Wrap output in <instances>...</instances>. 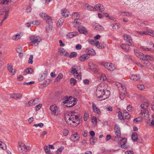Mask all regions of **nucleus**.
<instances>
[{"label":"nucleus","mask_w":154,"mask_h":154,"mask_svg":"<svg viewBox=\"0 0 154 154\" xmlns=\"http://www.w3.org/2000/svg\"><path fill=\"white\" fill-rule=\"evenodd\" d=\"M63 22V19L61 18L59 20L57 23V27L61 26Z\"/></svg>","instance_id":"40"},{"label":"nucleus","mask_w":154,"mask_h":154,"mask_svg":"<svg viewBox=\"0 0 154 154\" xmlns=\"http://www.w3.org/2000/svg\"><path fill=\"white\" fill-rule=\"evenodd\" d=\"M48 74V70L46 69L42 74H41L38 78V80L41 81L44 80Z\"/></svg>","instance_id":"15"},{"label":"nucleus","mask_w":154,"mask_h":154,"mask_svg":"<svg viewBox=\"0 0 154 154\" xmlns=\"http://www.w3.org/2000/svg\"><path fill=\"white\" fill-rule=\"evenodd\" d=\"M127 141V139L125 138H122L120 140L119 145L122 148L125 149L128 148V146L125 145Z\"/></svg>","instance_id":"9"},{"label":"nucleus","mask_w":154,"mask_h":154,"mask_svg":"<svg viewBox=\"0 0 154 154\" xmlns=\"http://www.w3.org/2000/svg\"><path fill=\"white\" fill-rule=\"evenodd\" d=\"M76 113L73 111L68 112L64 115V119L68 125L71 127H76L80 123L81 117L76 115Z\"/></svg>","instance_id":"1"},{"label":"nucleus","mask_w":154,"mask_h":154,"mask_svg":"<svg viewBox=\"0 0 154 154\" xmlns=\"http://www.w3.org/2000/svg\"><path fill=\"white\" fill-rule=\"evenodd\" d=\"M154 60V58L152 56L146 55H144L143 60L148 61V60L153 61Z\"/></svg>","instance_id":"27"},{"label":"nucleus","mask_w":154,"mask_h":154,"mask_svg":"<svg viewBox=\"0 0 154 154\" xmlns=\"http://www.w3.org/2000/svg\"><path fill=\"white\" fill-rule=\"evenodd\" d=\"M140 114L142 116L144 117L145 119H147L149 117V112L147 110H141Z\"/></svg>","instance_id":"17"},{"label":"nucleus","mask_w":154,"mask_h":154,"mask_svg":"<svg viewBox=\"0 0 154 154\" xmlns=\"http://www.w3.org/2000/svg\"><path fill=\"white\" fill-rule=\"evenodd\" d=\"M137 135L136 132L133 133L132 134L131 138L134 141H137Z\"/></svg>","instance_id":"34"},{"label":"nucleus","mask_w":154,"mask_h":154,"mask_svg":"<svg viewBox=\"0 0 154 154\" xmlns=\"http://www.w3.org/2000/svg\"><path fill=\"white\" fill-rule=\"evenodd\" d=\"M94 44L98 48H104L103 46H102L101 45H100V42L98 41H96L95 42Z\"/></svg>","instance_id":"42"},{"label":"nucleus","mask_w":154,"mask_h":154,"mask_svg":"<svg viewBox=\"0 0 154 154\" xmlns=\"http://www.w3.org/2000/svg\"><path fill=\"white\" fill-rule=\"evenodd\" d=\"M44 125V124L43 123H38V124H35L33 125V126L37 127L38 126H39L40 128H42Z\"/></svg>","instance_id":"62"},{"label":"nucleus","mask_w":154,"mask_h":154,"mask_svg":"<svg viewBox=\"0 0 154 154\" xmlns=\"http://www.w3.org/2000/svg\"><path fill=\"white\" fill-rule=\"evenodd\" d=\"M125 97V95L124 93H120L119 97L121 100H123Z\"/></svg>","instance_id":"60"},{"label":"nucleus","mask_w":154,"mask_h":154,"mask_svg":"<svg viewBox=\"0 0 154 154\" xmlns=\"http://www.w3.org/2000/svg\"><path fill=\"white\" fill-rule=\"evenodd\" d=\"M140 48L143 51H152V49L149 47H147L145 46H142L140 47Z\"/></svg>","instance_id":"35"},{"label":"nucleus","mask_w":154,"mask_h":154,"mask_svg":"<svg viewBox=\"0 0 154 154\" xmlns=\"http://www.w3.org/2000/svg\"><path fill=\"white\" fill-rule=\"evenodd\" d=\"M25 144L23 142L20 141L18 143V149L19 151L22 152L25 151Z\"/></svg>","instance_id":"10"},{"label":"nucleus","mask_w":154,"mask_h":154,"mask_svg":"<svg viewBox=\"0 0 154 154\" xmlns=\"http://www.w3.org/2000/svg\"><path fill=\"white\" fill-rule=\"evenodd\" d=\"M33 58V56L32 55H31L29 58L28 60V63L30 64H32L33 62L32 59Z\"/></svg>","instance_id":"57"},{"label":"nucleus","mask_w":154,"mask_h":154,"mask_svg":"<svg viewBox=\"0 0 154 154\" xmlns=\"http://www.w3.org/2000/svg\"><path fill=\"white\" fill-rule=\"evenodd\" d=\"M0 147L4 150H5L7 148L5 144L4 143H2L1 141H0Z\"/></svg>","instance_id":"41"},{"label":"nucleus","mask_w":154,"mask_h":154,"mask_svg":"<svg viewBox=\"0 0 154 154\" xmlns=\"http://www.w3.org/2000/svg\"><path fill=\"white\" fill-rule=\"evenodd\" d=\"M82 21L81 20L77 18H75L73 22V24L76 26H78L80 25Z\"/></svg>","instance_id":"30"},{"label":"nucleus","mask_w":154,"mask_h":154,"mask_svg":"<svg viewBox=\"0 0 154 154\" xmlns=\"http://www.w3.org/2000/svg\"><path fill=\"white\" fill-rule=\"evenodd\" d=\"M68 131L66 129H64L63 131V134L65 136H67L68 135Z\"/></svg>","instance_id":"61"},{"label":"nucleus","mask_w":154,"mask_h":154,"mask_svg":"<svg viewBox=\"0 0 154 154\" xmlns=\"http://www.w3.org/2000/svg\"><path fill=\"white\" fill-rule=\"evenodd\" d=\"M78 33V32H72L68 33L67 36L69 38H71L77 35Z\"/></svg>","instance_id":"33"},{"label":"nucleus","mask_w":154,"mask_h":154,"mask_svg":"<svg viewBox=\"0 0 154 154\" xmlns=\"http://www.w3.org/2000/svg\"><path fill=\"white\" fill-rule=\"evenodd\" d=\"M149 105V103L146 102L141 104L140 106L141 108L144 110H146V109L147 108Z\"/></svg>","instance_id":"31"},{"label":"nucleus","mask_w":154,"mask_h":154,"mask_svg":"<svg viewBox=\"0 0 154 154\" xmlns=\"http://www.w3.org/2000/svg\"><path fill=\"white\" fill-rule=\"evenodd\" d=\"M40 16L44 20L45 19V18L48 15L45 13H42L39 14Z\"/></svg>","instance_id":"54"},{"label":"nucleus","mask_w":154,"mask_h":154,"mask_svg":"<svg viewBox=\"0 0 154 154\" xmlns=\"http://www.w3.org/2000/svg\"><path fill=\"white\" fill-rule=\"evenodd\" d=\"M123 115L125 116V118L127 119H129L131 117L130 115L126 110L124 111Z\"/></svg>","instance_id":"39"},{"label":"nucleus","mask_w":154,"mask_h":154,"mask_svg":"<svg viewBox=\"0 0 154 154\" xmlns=\"http://www.w3.org/2000/svg\"><path fill=\"white\" fill-rule=\"evenodd\" d=\"M107 85H99L97 87L96 95L98 99L101 100L108 98L110 96V91L107 89Z\"/></svg>","instance_id":"2"},{"label":"nucleus","mask_w":154,"mask_h":154,"mask_svg":"<svg viewBox=\"0 0 154 154\" xmlns=\"http://www.w3.org/2000/svg\"><path fill=\"white\" fill-rule=\"evenodd\" d=\"M59 51L62 55L66 56L68 55V53L67 52L62 48H60L59 49Z\"/></svg>","instance_id":"29"},{"label":"nucleus","mask_w":154,"mask_h":154,"mask_svg":"<svg viewBox=\"0 0 154 154\" xmlns=\"http://www.w3.org/2000/svg\"><path fill=\"white\" fill-rule=\"evenodd\" d=\"M97 141V138L95 137H93L90 140V143L92 145H93Z\"/></svg>","instance_id":"36"},{"label":"nucleus","mask_w":154,"mask_h":154,"mask_svg":"<svg viewBox=\"0 0 154 154\" xmlns=\"http://www.w3.org/2000/svg\"><path fill=\"white\" fill-rule=\"evenodd\" d=\"M143 118L141 117H138L136 119H134L133 121L135 123H136L138 122L141 121L142 120Z\"/></svg>","instance_id":"44"},{"label":"nucleus","mask_w":154,"mask_h":154,"mask_svg":"<svg viewBox=\"0 0 154 154\" xmlns=\"http://www.w3.org/2000/svg\"><path fill=\"white\" fill-rule=\"evenodd\" d=\"M70 82L72 85L74 86L76 82V81L74 78H72L70 79Z\"/></svg>","instance_id":"51"},{"label":"nucleus","mask_w":154,"mask_h":154,"mask_svg":"<svg viewBox=\"0 0 154 154\" xmlns=\"http://www.w3.org/2000/svg\"><path fill=\"white\" fill-rule=\"evenodd\" d=\"M92 107L93 111L94 112L97 113L98 114H99L100 113V110L94 103H92Z\"/></svg>","instance_id":"18"},{"label":"nucleus","mask_w":154,"mask_h":154,"mask_svg":"<svg viewBox=\"0 0 154 154\" xmlns=\"http://www.w3.org/2000/svg\"><path fill=\"white\" fill-rule=\"evenodd\" d=\"M124 40L128 42L130 44L131 46H133L134 45L132 44V40L131 36L129 35L125 34L123 35Z\"/></svg>","instance_id":"8"},{"label":"nucleus","mask_w":154,"mask_h":154,"mask_svg":"<svg viewBox=\"0 0 154 154\" xmlns=\"http://www.w3.org/2000/svg\"><path fill=\"white\" fill-rule=\"evenodd\" d=\"M89 114L88 113L85 112L84 115V120L85 121L87 120L88 118Z\"/></svg>","instance_id":"63"},{"label":"nucleus","mask_w":154,"mask_h":154,"mask_svg":"<svg viewBox=\"0 0 154 154\" xmlns=\"http://www.w3.org/2000/svg\"><path fill=\"white\" fill-rule=\"evenodd\" d=\"M134 53L137 57L140 60H143L144 55L142 53L140 52L136 49H134Z\"/></svg>","instance_id":"14"},{"label":"nucleus","mask_w":154,"mask_h":154,"mask_svg":"<svg viewBox=\"0 0 154 154\" xmlns=\"http://www.w3.org/2000/svg\"><path fill=\"white\" fill-rule=\"evenodd\" d=\"M45 20H46V23L48 24L49 26H51L53 23V22L51 17L48 15L45 18Z\"/></svg>","instance_id":"24"},{"label":"nucleus","mask_w":154,"mask_h":154,"mask_svg":"<svg viewBox=\"0 0 154 154\" xmlns=\"http://www.w3.org/2000/svg\"><path fill=\"white\" fill-rule=\"evenodd\" d=\"M33 100H31L28 102V103L26 104V105L28 106H29L34 105Z\"/></svg>","instance_id":"55"},{"label":"nucleus","mask_w":154,"mask_h":154,"mask_svg":"<svg viewBox=\"0 0 154 154\" xmlns=\"http://www.w3.org/2000/svg\"><path fill=\"white\" fill-rule=\"evenodd\" d=\"M25 72L28 74H31L32 72V69L31 68H29L25 70Z\"/></svg>","instance_id":"58"},{"label":"nucleus","mask_w":154,"mask_h":154,"mask_svg":"<svg viewBox=\"0 0 154 154\" xmlns=\"http://www.w3.org/2000/svg\"><path fill=\"white\" fill-rule=\"evenodd\" d=\"M147 123L150 126H154V114L152 115L151 118L149 119Z\"/></svg>","instance_id":"22"},{"label":"nucleus","mask_w":154,"mask_h":154,"mask_svg":"<svg viewBox=\"0 0 154 154\" xmlns=\"http://www.w3.org/2000/svg\"><path fill=\"white\" fill-rule=\"evenodd\" d=\"M50 109L53 115H56L58 114V108L55 105L51 106Z\"/></svg>","instance_id":"7"},{"label":"nucleus","mask_w":154,"mask_h":154,"mask_svg":"<svg viewBox=\"0 0 154 154\" xmlns=\"http://www.w3.org/2000/svg\"><path fill=\"white\" fill-rule=\"evenodd\" d=\"M127 110L129 112H132L133 111V107L130 104L128 105L127 107Z\"/></svg>","instance_id":"49"},{"label":"nucleus","mask_w":154,"mask_h":154,"mask_svg":"<svg viewBox=\"0 0 154 154\" xmlns=\"http://www.w3.org/2000/svg\"><path fill=\"white\" fill-rule=\"evenodd\" d=\"M77 55V53L75 52H72L70 53L69 56V57L72 58L76 57Z\"/></svg>","instance_id":"56"},{"label":"nucleus","mask_w":154,"mask_h":154,"mask_svg":"<svg viewBox=\"0 0 154 154\" xmlns=\"http://www.w3.org/2000/svg\"><path fill=\"white\" fill-rule=\"evenodd\" d=\"M114 130L115 134L117 138H120L121 136L120 129L119 125L117 124L115 125Z\"/></svg>","instance_id":"6"},{"label":"nucleus","mask_w":154,"mask_h":154,"mask_svg":"<svg viewBox=\"0 0 154 154\" xmlns=\"http://www.w3.org/2000/svg\"><path fill=\"white\" fill-rule=\"evenodd\" d=\"M22 94L19 93H15L11 94V98L16 100H20L22 98Z\"/></svg>","instance_id":"16"},{"label":"nucleus","mask_w":154,"mask_h":154,"mask_svg":"<svg viewBox=\"0 0 154 154\" xmlns=\"http://www.w3.org/2000/svg\"><path fill=\"white\" fill-rule=\"evenodd\" d=\"M62 78L63 74L62 73H60L58 75L57 77L55 79V81L57 82H58L60 80V79H62Z\"/></svg>","instance_id":"43"},{"label":"nucleus","mask_w":154,"mask_h":154,"mask_svg":"<svg viewBox=\"0 0 154 154\" xmlns=\"http://www.w3.org/2000/svg\"><path fill=\"white\" fill-rule=\"evenodd\" d=\"M137 87L138 89L140 90H142L144 88V86L142 84H138L137 85Z\"/></svg>","instance_id":"52"},{"label":"nucleus","mask_w":154,"mask_h":154,"mask_svg":"<svg viewBox=\"0 0 154 154\" xmlns=\"http://www.w3.org/2000/svg\"><path fill=\"white\" fill-rule=\"evenodd\" d=\"M136 32L137 34L142 35H149L154 37V32L151 29H147L146 31H137Z\"/></svg>","instance_id":"5"},{"label":"nucleus","mask_w":154,"mask_h":154,"mask_svg":"<svg viewBox=\"0 0 154 154\" xmlns=\"http://www.w3.org/2000/svg\"><path fill=\"white\" fill-rule=\"evenodd\" d=\"M87 8L88 9V10H89L93 11H95V7H94L90 5H88L87 6Z\"/></svg>","instance_id":"45"},{"label":"nucleus","mask_w":154,"mask_h":154,"mask_svg":"<svg viewBox=\"0 0 154 154\" xmlns=\"http://www.w3.org/2000/svg\"><path fill=\"white\" fill-rule=\"evenodd\" d=\"M112 27L113 29H117L119 27V25L118 23H115L112 25Z\"/></svg>","instance_id":"53"},{"label":"nucleus","mask_w":154,"mask_h":154,"mask_svg":"<svg viewBox=\"0 0 154 154\" xmlns=\"http://www.w3.org/2000/svg\"><path fill=\"white\" fill-rule=\"evenodd\" d=\"M74 76L75 78H77L79 80L81 79L82 76L81 74H79L77 72L74 74Z\"/></svg>","instance_id":"38"},{"label":"nucleus","mask_w":154,"mask_h":154,"mask_svg":"<svg viewBox=\"0 0 154 154\" xmlns=\"http://www.w3.org/2000/svg\"><path fill=\"white\" fill-rule=\"evenodd\" d=\"M140 78L139 75H132L131 76V79L134 81H136L139 80Z\"/></svg>","instance_id":"28"},{"label":"nucleus","mask_w":154,"mask_h":154,"mask_svg":"<svg viewBox=\"0 0 154 154\" xmlns=\"http://www.w3.org/2000/svg\"><path fill=\"white\" fill-rule=\"evenodd\" d=\"M61 14L63 17H68L69 13V11L66 9H64L61 10Z\"/></svg>","instance_id":"25"},{"label":"nucleus","mask_w":154,"mask_h":154,"mask_svg":"<svg viewBox=\"0 0 154 154\" xmlns=\"http://www.w3.org/2000/svg\"><path fill=\"white\" fill-rule=\"evenodd\" d=\"M76 103V99L72 97H70L69 98L65 99L62 104L64 105L65 104H67L65 105V106L70 107L74 106Z\"/></svg>","instance_id":"3"},{"label":"nucleus","mask_w":154,"mask_h":154,"mask_svg":"<svg viewBox=\"0 0 154 154\" xmlns=\"http://www.w3.org/2000/svg\"><path fill=\"white\" fill-rule=\"evenodd\" d=\"M78 30L79 32L85 35L88 34V31L86 29L82 26H80L78 27Z\"/></svg>","instance_id":"11"},{"label":"nucleus","mask_w":154,"mask_h":154,"mask_svg":"<svg viewBox=\"0 0 154 154\" xmlns=\"http://www.w3.org/2000/svg\"><path fill=\"white\" fill-rule=\"evenodd\" d=\"M44 149L45 150V152L46 153V154H50V149L49 148L46 146H44Z\"/></svg>","instance_id":"50"},{"label":"nucleus","mask_w":154,"mask_h":154,"mask_svg":"<svg viewBox=\"0 0 154 154\" xmlns=\"http://www.w3.org/2000/svg\"><path fill=\"white\" fill-rule=\"evenodd\" d=\"M89 57V56L87 54H83L79 57V60L81 61H84L88 59Z\"/></svg>","instance_id":"19"},{"label":"nucleus","mask_w":154,"mask_h":154,"mask_svg":"<svg viewBox=\"0 0 154 154\" xmlns=\"http://www.w3.org/2000/svg\"><path fill=\"white\" fill-rule=\"evenodd\" d=\"M95 7V11L99 10L100 11L102 12L105 10L104 7L101 4L96 5L94 6Z\"/></svg>","instance_id":"21"},{"label":"nucleus","mask_w":154,"mask_h":154,"mask_svg":"<svg viewBox=\"0 0 154 154\" xmlns=\"http://www.w3.org/2000/svg\"><path fill=\"white\" fill-rule=\"evenodd\" d=\"M22 35L21 32L17 33L16 35L12 37V39L15 41L18 40L21 38Z\"/></svg>","instance_id":"26"},{"label":"nucleus","mask_w":154,"mask_h":154,"mask_svg":"<svg viewBox=\"0 0 154 154\" xmlns=\"http://www.w3.org/2000/svg\"><path fill=\"white\" fill-rule=\"evenodd\" d=\"M11 1L12 0H0V4L1 3H2L3 4H7L8 2H11Z\"/></svg>","instance_id":"46"},{"label":"nucleus","mask_w":154,"mask_h":154,"mask_svg":"<svg viewBox=\"0 0 154 154\" xmlns=\"http://www.w3.org/2000/svg\"><path fill=\"white\" fill-rule=\"evenodd\" d=\"M145 61L143 63L144 66L150 68L151 66L152 65V64L147 61Z\"/></svg>","instance_id":"37"},{"label":"nucleus","mask_w":154,"mask_h":154,"mask_svg":"<svg viewBox=\"0 0 154 154\" xmlns=\"http://www.w3.org/2000/svg\"><path fill=\"white\" fill-rule=\"evenodd\" d=\"M93 27L95 30L98 31H102L103 30V27L97 23L95 24L93 26Z\"/></svg>","instance_id":"23"},{"label":"nucleus","mask_w":154,"mask_h":154,"mask_svg":"<svg viewBox=\"0 0 154 154\" xmlns=\"http://www.w3.org/2000/svg\"><path fill=\"white\" fill-rule=\"evenodd\" d=\"M101 79H102L103 81H105L107 80V78L105 74H103L101 76Z\"/></svg>","instance_id":"64"},{"label":"nucleus","mask_w":154,"mask_h":154,"mask_svg":"<svg viewBox=\"0 0 154 154\" xmlns=\"http://www.w3.org/2000/svg\"><path fill=\"white\" fill-rule=\"evenodd\" d=\"M8 71L11 72L12 75H14L16 73L15 70H14L13 71V69L12 66L11 65H9L8 66Z\"/></svg>","instance_id":"32"},{"label":"nucleus","mask_w":154,"mask_h":154,"mask_svg":"<svg viewBox=\"0 0 154 154\" xmlns=\"http://www.w3.org/2000/svg\"><path fill=\"white\" fill-rule=\"evenodd\" d=\"M101 152L103 153L107 154L111 152V151L110 150H106L104 148H102Z\"/></svg>","instance_id":"47"},{"label":"nucleus","mask_w":154,"mask_h":154,"mask_svg":"<svg viewBox=\"0 0 154 154\" xmlns=\"http://www.w3.org/2000/svg\"><path fill=\"white\" fill-rule=\"evenodd\" d=\"M111 65H109V67L108 68V69L109 70L113 71L115 69V67L114 66L112 63H110Z\"/></svg>","instance_id":"48"},{"label":"nucleus","mask_w":154,"mask_h":154,"mask_svg":"<svg viewBox=\"0 0 154 154\" xmlns=\"http://www.w3.org/2000/svg\"><path fill=\"white\" fill-rule=\"evenodd\" d=\"M64 148L63 146H61L59 148L57 149L56 152L58 154L60 153L61 152L62 150Z\"/></svg>","instance_id":"59"},{"label":"nucleus","mask_w":154,"mask_h":154,"mask_svg":"<svg viewBox=\"0 0 154 154\" xmlns=\"http://www.w3.org/2000/svg\"><path fill=\"white\" fill-rule=\"evenodd\" d=\"M31 43L32 45L36 46L38 45L39 43L42 41V39L39 36L32 35L29 38Z\"/></svg>","instance_id":"4"},{"label":"nucleus","mask_w":154,"mask_h":154,"mask_svg":"<svg viewBox=\"0 0 154 154\" xmlns=\"http://www.w3.org/2000/svg\"><path fill=\"white\" fill-rule=\"evenodd\" d=\"M86 52L87 54L90 56V55L93 56L96 54V52L94 50L91 48H87L86 49Z\"/></svg>","instance_id":"13"},{"label":"nucleus","mask_w":154,"mask_h":154,"mask_svg":"<svg viewBox=\"0 0 154 154\" xmlns=\"http://www.w3.org/2000/svg\"><path fill=\"white\" fill-rule=\"evenodd\" d=\"M80 137V135L78 133H75L71 136L70 139L73 142L78 141Z\"/></svg>","instance_id":"12"},{"label":"nucleus","mask_w":154,"mask_h":154,"mask_svg":"<svg viewBox=\"0 0 154 154\" xmlns=\"http://www.w3.org/2000/svg\"><path fill=\"white\" fill-rule=\"evenodd\" d=\"M131 46L130 44H122L121 45L122 48L125 51H128L130 50V46Z\"/></svg>","instance_id":"20"}]
</instances>
